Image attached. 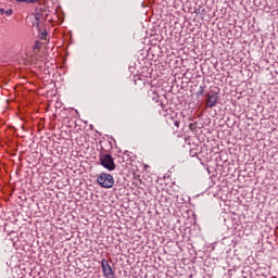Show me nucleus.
<instances>
[{
    "instance_id": "obj_1",
    "label": "nucleus",
    "mask_w": 278,
    "mask_h": 278,
    "mask_svg": "<svg viewBox=\"0 0 278 278\" xmlns=\"http://www.w3.org/2000/svg\"><path fill=\"white\" fill-rule=\"evenodd\" d=\"M99 160L101 166H103V168H106V170H116V163H114V157H112V154L101 152L99 154Z\"/></svg>"
},
{
    "instance_id": "obj_2",
    "label": "nucleus",
    "mask_w": 278,
    "mask_h": 278,
    "mask_svg": "<svg viewBox=\"0 0 278 278\" xmlns=\"http://www.w3.org/2000/svg\"><path fill=\"white\" fill-rule=\"evenodd\" d=\"M97 182L101 188H114V176L102 173L97 177Z\"/></svg>"
},
{
    "instance_id": "obj_3",
    "label": "nucleus",
    "mask_w": 278,
    "mask_h": 278,
    "mask_svg": "<svg viewBox=\"0 0 278 278\" xmlns=\"http://www.w3.org/2000/svg\"><path fill=\"white\" fill-rule=\"evenodd\" d=\"M101 267H102L104 277L114 278V271L112 270V266H110V263L108 262V260L105 258L102 260Z\"/></svg>"
},
{
    "instance_id": "obj_4",
    "label": "nucleus",
    "mask_w": 278,
    "mask_h": 278,
    "mask_svg": "<svg viewBox=\"0 0 278 278\" xmlns=\"http://www.w3.org/2000/svg\"><path fill=\"white\" fill-rule=\"evenodd\" d=\"M216 103H218V94L212 93L206 96V108H216Z\"/></svg>"
},
{
    "instance_id": "obj_5",
    "label": "nucleus",
    "mask_w": 278,
    "mask_h": 278,
    "mask_svg": "<svg viewBox=\"0 0 278 278\" xmlns=\"http://www.w3.org/2000/svg\"><path fill=\"white\" fill-rule=\"evenodd\" d=\"M0 14H5V16H12V9H0Z\"/></svg>"
},
{
    "instance_id": "obj_6",
    "label": "nucleus",
    "mask_w": 278,
    "mask_h": 278,
    "mask_svg": "<svg viewBox=\"0 0 278 278\" xmlns=\"http://www.w3.org/2000/svg\"><path fill=\"white\" fill-rule=\"evenodd\" d=\"M17 3H38V0H15Z\"/></svg>"
},
{
    "instance_id": "obj_7",
    "label": "nucleus",
    "mask_w": 278,
    "mask_h": 278,
    "mask_svg": "<svg viewBox=\"0 0 278 278\" xmlns=\"http://www.w3.org/2000/svg\"><path fill=\"white\" fill-rule=\"evenodd\" d=\"M35 18L36 21H40V13H36Z\"/></svg>"
},
{
    "instance_id": "obj_8",
    "label": "nucleus",
    "mask_w": 278,
    "mask_h": 278,
    "mask_svg": "<svg viewBox=\"0 0 278 278\" xmlns=\"http://www.w3.org/2000/svg\"><path fill=\"white\" fill-rule=\"evenodd\" d=\"M46 38H47V34L42 33L41 34V40H46Z\"/></svg>"
},
{
    "instance_id": "obj_9",
    "label": "nucleus",
    "mask_w": 278,
    "mask_h": 278,
    "mask_svg": "<svg viewBox=\"0 0 278 278\" xmlns=\"http://www.w3.org/2000/svg\"><path fill=\"white\" fill-rule=\"evenodd\" d=\"M174 125L175 127H179V122L178 121L174 122Z\"/></svg>"
}]
</instances>
